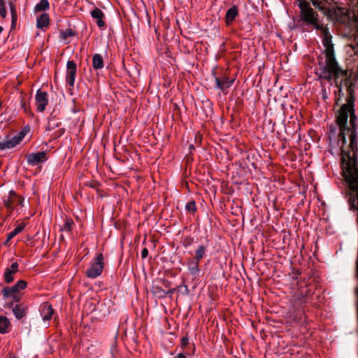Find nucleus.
I'll list each match as a JSON object with an SVG mask.
<instances>
[{
  "label": "nucleus",
  "mask_w": 358,
  "mask_h": 358,
  "mask_svg": "<svg viewBox=\"0 0 358 358\" xmlns=\"http://www.w3.org/2000/svg\"><path fill=\"white\" fill-rule=\"evenodd\" d=\"M2 31H3V28H2V27H1V26H0V33H1V32H2Z\"/></svg>",
  "instance_id": "nucleus-42"
},
{
  "label": "nucleus",
  "mask_w": 358,
  "mask_h": 358,
  "mask_svg": "<svg viewBox=\"0 0 358 358\" xmlns=\"http://www.w3.org/2000/svg\"><path fill=\"white\" fill-rule=\"evenodd\" d=\"M222 92H223L224 94H227V92L226 91L222 90Z\"/></svg>",
  "instance_id": "nucleus-43"
},
{
  "label": "nucleus",
  "mask_w": 358,
  "mask_h": 358,
  "mask_svg": "<svg viewBox=\"0 0 358 358\" xmlns=\"http://www.w3.org/2000/svg\"><path fill=\"white\" fill-rule=\"evenodd\" d=\"M62 38L64 39H66L67 38H69L74 35L73 31L71 29H66L65 31L62 32Z\"/></svg>",
  "instance_id": "nucleus-29"
},
{
  "label": "nucleus",
  "mask_w": 358,
  "mask_h": 358,
  "mask_svg": "<svg viewBox=\"0 0 358 358\" xmlns=\"http://www.w3.org/2000/svg\"><path fill=\"white\" fill-rule=\"evenodd\" d=\"M92 66L94 69H101L103 67V59L100 54H95L92 57Z\"/></svg>",
  "instance_id": "nucleus-15"
},
{
  "label": "nucleus",
  "mask_w": 358,
  "mask_h": 358,
  "mask_svg": "<svg viewBox=\"0 0 358 358\" xmlns=\"http://www.w3.org/2000/svg\"><path fill=\"white\" fill-rule=\"evenodd\" d=\"M103 265V256L99 253L93 259L90 266L86 270V276L92 279L97 278L102 273Z\"/></svg>",
  "instance_id": "nucleus-3"
},
{
  "label": "nucleus",
  "mask_w": 358,
  "mask_h": 358,
  "mask_svg": "<svg viewBox=\"0 0 358 358\" xmlns=\"http://www.w3.org/2000/svg\"><path fill=\"white\" fill-rule=\"evenodd\" d=\"M50 8V3L48 0H41L34 7L36 13L47 10Z\"/></svg>",
  "instance_id": "nucleus-18"
},
{
  "label": "nucleus",
  "mask_w": 358,
  "mask_h": 358,
  "mask_svg": "<svg viewBox=\"0 0 358 358\" xmlns=\"http://www.w3.org/2000/svg\"><path fill=\"white\" fill-rule=\"evenodd\" d=\"M24 228V225L23 223L17 225L13 231H11L7 236L6 242H8L10 241L13 238H14L15 236H17L18 234L22 232Z\"/></svg>",
  "instance_id": "nucleus-19"
},
{
  "label": "nucleus",
  "mask_w": 358,
  "mask_h": 358,
  "mask_svg": "<svg viewBox=\"0 0 358 358\" xmlns=\"http://www.w3.org/2000/svg\"><path fill=\"white\" fill-rule=\"evenodd\" d=\"M7 15V11L6 8V1L0 0V16L2 18H5Z\"/></svg>",
  "instance_id": "nucleus-26"
},
{
  "label": "nucleus",
  "mask_w": 358,
  "mask_h": 358,
  "mask_svg": "<svg viewBox=\"0 0 358 358\" xmlns=\"http://www.w3.org/2000/svg\"><path fill=\"white\" fill-rule=\"evenodd\" d=\"M15 147L11 138L6 136L2 140H0V150L3 151Z\"/></svg>",
  "instance_id": "nucleus-12"
},
{
  "label": "nucleus",
  "mask_w": 358,
  "mask_h": 358,
  "mask_svg": "<svg viewBox=\"0 0 358 358\" xmlns=\"http://www.w3.org/2000/svg\"><path fill=\"white\" fill-rule=\"evenodd\" d=\"M313 5L332 20L348 24L352 20L358 26V0L350 11L337 6L334 0H310Z\"/></svg>",
  "instance_id": "nucleus-2"
},
{
  "label": "nucleus",
  "mask_w": 358,
  "mask_h": 358,
  "mask_svg": "<svg viewBox=\"0 0 358 358\" xmlns=\"http://www.w3.org/2000/svg\"><path fill=\"white\" fill-rule=\"evenodd\" d=\"M163 285L165 287H169L171 285V282L168 280H164Z\"/></svg>",
  "instance_id": "nucleus-39"
},
{
  "label": "nucleus",
  "mask_w": 358,
  "mask_h": 358,
  "mask_svg": "<svg viewBox=\"0 0 358 358\" xmlns=\"http://www.w3.org/2000/svg\"><path fill=\"white\" fill-rule=\"evenodd\" d=\"M217 87L220 90H224L230 87L234 83V78H228L227 71L221 72L218 76H215Z\"/></svg>",
  "instance_id": "nucleus-5"
},
{
  "label": "nucleus",
  "mask_w": 358,
  "mask_h": 358,
  "mask_svg": "<svg viewBox=\"0 0 358 358\" xmlns=\"http://www.w3.org/2000/svg\"><path fill=\"white\" fill-rule=\"evenodd\" d=\"M10 193H12L14 195L15 199L17 200V204L20 205L21 206H24V199L17 196L13 191H11Z\"/></svg>",
  "instance_id": "nucleus-31"
},
{
  "label": "nucleus",
  "mask_w": 358,
  "mask_h": 358,
  "mask_svg": "<svg viewBox=\"0 0 358 358\" xmlns=\"http://www.w3.org/2000/svg\"><path fill=\"white\" fill-rule=\"evenodd\" d=\"M77 72L76 63L73 60H69L66 64V80L69 87H73Z\"/></svg>",
  "instance_id": "nucleus-6"
},
{
  "label": "nucleus",
  "mask_w": 358,
  "mask_h": 358,
  "mask_svg": "<svg viewBox=\"0 0 358 358\" xmlns=\"http://www.w3.org/2000/svg\"><path fill=\"white\" fill-rule=\"evenodd\" d=\"M91 15L94 19L98 20L104 17V13L99 8H95L91 12Z\"/></svg>",
  "instance_id": "nucleus-25"
},
{
  "label": "nucleus",
  "mask_w": 358,
  "mask_h": 358,
  "mask_svg": "<svg viewBox=\"0 0 358 358\" xmlns=\"http://www.w3.org/2000/svg\"><path fill=\"white\" fill-rule=\"evenodd\" d=\"M50 23V17L48 13H42L37 18L36 26L38 29L48 27Z\"/></svg>",
  "instance_id": "nucleus-11"
},
{
  "label": "nucleus",
  "mask_w": 358,
  "mask_h": 358,
  "mask_svg": "<svg viewBox=\"0 0 358 358\" xmlns=\"http://www.w3.org/2000/svg\"><path fill=\"white\" fill-rule=\"evenodd\" d=\"M16 273L9 270L8 268H6L5 273H4V280L6 283H10L14 280V275Z\"/></svg>",
  "instance_id": "nucleus-23"
},
{
  "label": "nucleus",
  "mask_w": 358,
  "mask_h": 358,
  "mask_svg": "<svg viewBox=\"0 0 358 358\" xmlns=\"http://www.w3.org/2000/svg\"><path fill=\"white\" fill-rule=\"evenodd\" d=\"M206 249L207 247L203 245H199L195 250V257L193 258V259L200 262L201 259L206 256Z\"/></svg>",
  "instance_id": "nucleus-14"
},
{
  "label": "nucleus",
  "mask_w": 358,
  "mask_h": 358,
  "mask_svg": "<svg viewBox=\"0 0 358 358\" xmlns=\"http://www.w3.org/2000/svg\"><path fill=\"white\" fill-rule=\"evenodd\" d=\"M299 1V3H301L303 1H308L307 0H297Z\"/></svg>",
  "instance_id": "nucleus-41"
},
{
  "label": "nucleus",
  "mask_w": 358,
  "mask_h": 358,
  "mask_svg": "<svg viewBox=\"0 0 358 358\" xmlns=\"http://www.w3.org/2000/svg\"><path fill=\"white\" fill-rule=\"evenodd\" d=\"M176 289L177 288H172L166 291V297L169 296L171 298L172 296V294L176 292Z\"/></svg>",
  "instance_id": "nucleus-36"
},
{
  "label": "nucleus",
  "mask_w": 358,
  "mask_h": 358,
  "mask_svg": "<svg viewBox=\"0 0 358 358\" xmlns=\"http://www.w3.org/2000/svg\"><path fill=\"white\" fill-rule=\"evenodd\" d=\"M10 10L11 13V25L14 27L16 25L17 20V13L15 5L13 2L9 3Z\"/></svg>",
  "instance_id": "nucleus-21"
},
{
  "label": "nucleus",
  "mask_w": 358,
  "mask_h": 358,
  "mask_svg": "<svg viewBox=\"0 0 358 358\" xmlns=\"http://www.w3.org/2000/svg\"><path fill=\"white\" fill-rule=\"evenodd\" d=\"M96 24L101 29H104L106 28V23L103 20V18L96 20Z\"/></svg>",
  "instance_id": "nucleus-33"
},
{
  "label": "nucleus",
  "mask_w": 358,
  "mask_h": 358,
  "mask_svg": "<svg viewBox=\"0 0 358 358\" xmlns=\"http://www.w3.org/2000/svg\"><path fill=\"white\" fill-rule=\"evenodd\" d=\"M13 313L17 320H21L26 315L25 309L21 304H17L13 308Z\"/></svg>",
  "instance_id": "nucleus-16"
},
{
  "label": "nucleus",
  "mask_w": 358,
  "mask_h": 358,
  "mask_svg": "<svg viewBox=\"0 0 358 358\" xmlns=\"http://www.w3.org/2000/svg\"><path fill=\"white\" fill-rule=\"evenodd\" d=\"M27 282L23 280H18L15 283V285L19 289V290L25 289L27 287Z\"/></svg>",
  "instance_id": "nucleus-30"
},
{
  "label": "nucleus",
  "mask_w": 358,
  "mask_h": 358,
  "mask_svg": "<svg viewBox=\"0 0 358 358\" xmlns=\"http://www.w3.org/2000/svg\"><path fill=\"white\" fill-rule=\"evenodd\" d=\"M36 101L37 102V110L39 112H43L48 103V95L45 91H36Z\"/></svg>",
  "instance_id": "nucleus-8"
},
{
  "label": "nucleus",
  "mask_w": 358,
  "mask_h": 358,
  "mask_svg": "<svg viewBox=\"0 0 358 358\" xmlns=\"http://www.w3.org/2000/svg\"><path fill=\"white\" fill-rule=\"evenodd\" d=\"M189 343V338L187 336H184L181 338V345L182 347H186Z\"/></svg>",
  "instance_id": "nucleus-35"
},
{
  "label": "nucleus",
  "mask_w": 358,
  "mask_h": 358,
  "mask_svg": "<svg viewBox=\"0 0 358 358\" xmlns=\"http://www.w3.org/2000/svg\"><path fill=\"white\" fill-rule=\"evenodd\" d=\"M19 289L16 287L15 284L12 287H6L2 289L3 297L6 299L8 298L12 299V301L9 303L8 306L12 307L13 303H18L21 299Z\"/></svg>",
  "instance_id": "nucleus-4"
},
{
  "label": "nucleus",
  "mask_w": 358,
  "mask_h": 358,
  "mask_svg": "<svg viewBox=\"0 0 358 358\" xmlns=\"http://www.w3.org/2000/svg\"><path fill=\"white\" fill-rule=\"evenodd\" d=\"M28 130L29 129H27V127H24L23 130L11 138L15 146L20 144V143L23 140Z\"/></svg>",
  "instance_id": "nucleus-20"
},
{
  "label": "nucleus",
  "mask_w": 358,
  "mask_h": 358,
  "mask_svg": "<svg viewBox=\"0 0 358 358\" xmlns=\"http://www.w3.org/2000/svg\"><path fill=\"white\" fill-rule=\"evenodd\" d=\"M328 91H322V96L324 99H327L328 97Z\"/></svg>",
  "instance_id": "nucleus-38"
},
{
  "label": "nucleus",
  "mask_w": 358,
  "mask_h": 358,
  "mask_svg": "<svg viewBox=\"0 0 358 358\" xmlns=\"http://www.w3.org/2000/svg\"><path fill=\"white\" fill-rule=\"evenodd\" d=\"M173 358H187L186 356L182 353H179L177 356Z\"/></svg>",
  "instance_id": "nucleus-40"
},
{
  "label": "nucleus",
  "mask_w": 358,
  "mask_h": 358,
  "mask_svg": "<svg viewBox=\"0 0 358 358\" xmlns=\"http://www.w3.org/2000/svg\"><path fill=\"white\" fill-rule=\"evenodd\" d=\"M178 292H181L182 295L187 296L189 293V290L187 285H181L177 287Z\"/></svg>",
  "instance_id": "nucleus-28"
},
{
  "label": "nucleus",
  "mask_w": 358,
  "mask_h": 358,
  "mask_svg": "<svg viewBox=\"0 0 358 358\" xmlns=\"http://www.w3.org/2000/svg\"><path fill=\"white\" fill-rule=\"evenodd\" d=\"M152 293L155 296H157L158 298H166V290H164L159 286H153Z\"/></svg>",
  "instance_id": "nucleus-22"
},
{
  "label": "nucleus",
  "mask_w": 358,
  "mask_h": 358,
  "mask_svg": "<svg viewBox=\"0 0 358 358\" xmlns=\"http://www.w3.org/2000/svg\"><path fill=\"white\" fill-rule=\"evenodd\" d=\"M193 239L190 237H186L183 241V245L185 248H188L192 245Z\"/></svg>",
  "instance_id": "nucleus-32"
},
{
  "label": "nucleus",
  "mask_w": 358,
  "mask_h": 358,
  "mask_svg": "<svg viewBox=\"0 0 358 358\" xmlns=\"http://www.w3.org/2000/svg\"><path fill=\"white\" fill-rule=\"evenodd\" d=\"M298 6L300 9L298 26L303 30H308V28L319 30L322 38L324 57H318L320 67L317 69V74L320 79L327 80L331 86L334 85L338 90H352L355 87L356 80L352 73H348V71L343 70L338 66L334 55L332 36L328 28L320 23L317 13L310 7L308 1H303Z\"/></svg>",
  "instance_id": "nucleus-1"
},
{
  "label": "nucleus",
  "mask_w": 358,
  "mask_h": 358,
  "mask_svg": "<svg viewBox=\"0 0 358 358\" xmlns=\"http://www.w3.org/2000/svg\"><path fill=\"white\" fill-rule=\"evenodd\" d=\"M54 313V309L50 305H45L42 310V319L44 322H48L52 318Z\"/></svg>",
  "instance_id": "nucleus-13"
},
{
  "label": "nucleus",
  "mask_w": 358,
  "mask_h": 358,
  "mask_svg": "<svg viewBox=\"0 0 358 358\" xmlns=\"http://www.w3.org/2000/svg\"><path fill=\"white\" fill-rule=\"evenodd\" d=\"M10 325L9 320L6 317L0 316V334H4L8 331V327Z\"/></svg>",
  "instance_id": "nucleus-17"
},
{
  "label": "nucleus",
  "mask_w": 358,
  "mask_h": 358,
  "mask_svg": "<svg viewBox=\"0 0 358 358\" xmlns=\"http://www.w3.org/2000/svg\"><path fill=\"white\" fill-rule=\"evenodd\" d=\"M357 48H358V47H357Z\"/></svg>",
  "instance_id": "nucleus-46"
},
{
  "label": "nucleus",
  "mask_w": 358,
  "mask_h": 358,
  "mask_svg": "<svg viewBox=\"0 0 358 358\" xmlns=\"http://www.w3.org/2000/svg\"><path fill=\"white\" fill-rule=\"evenodd\" d=\"M186 210L190 213H194L196 210V203L194 201H190L185 205Z\"/></svg>",
  "instance_id": "nucleus-27"
},
{
  "label": "nucleus",
  "mask_w": 358,
  "mask_h": 358,
  "mask_svg": "<svg viewBox=\"0 0 358 358\" xmlns=\"http://www.w3.org/2000/svg\"><path fill=\"white\" fill-rule=\"evenodd\" d=\"M208 105L210 106V103L209 101H207Z\"/></svg>",
  "instance_id": "nucleus-44"
},
{
  "label": "nucleus",
  "mask_w": 358,
  "mask_h": 358,
  "mask_svg": "<svg viewBox=\"0 0 358 358\" xmlns=\"http://www.w3.org/2000/svg\"><path fill=\"white\" fill-rule=\"evenodd\" d=\"M73 224V221L72 220V219L66 218L64 224L61 227V230L63 231L69 232L71 231Z\"/></svg>",
  "instance_id": "nucleus-24"
},
{
  "label": "nucleus",
  "mask_w": 358,
  "mask_h": 358,
  "mask_svg": "<svg viewBox=\"0 0 358 358\" xmlns=\"http://www.w3.org/2000/svg\"><path fill=\"white\" fill-rule=\"evenodd\" d=\"M47 159L45 152H34L27 156V164L31 166L45 162Z\"/></svg>",
  "instance_id": "nucleus-7"
},
{
  "label": "nucleus",
  "mask_w": 358,
  "mask_h": 358,
  "mask_svg": "<svg viewBox=\"0 0 358 358\" xmlns=\"http://www.w3.org/2000/svg\"><path fill=\"white\" fill-rule=\"evenodd\" d=\"M199 262L196 261L194 259H191L189 261L187 264V269L190 273V275L192 276V279H196L201 273V270L199 267Z\"/></svg>",
  "instance_id": "nucleus-9"
},
{
  "label": "nucleus",
  "mask_w": 358,
  "mask_h": 358,
  "mask_svg": "<svg viewBox=\"0 0 358 358\" xmlns=\"http://www.w3.org/2000/svg\"><path fill=\"white\" fill-rule=\"evenodd\" d=\"M238 15V8L235 6H232L226 13L225 15V23L227 26H229L236 19Z\"/></svg>",
  "instance_id": "nucleus-10"
},
{
  "label": "nucleus",
  "mask_w": 358,
  "mask_h": 358,
  "mask_svg": "<svg viewBox=\"0 0 358 358\" xmlns=\"http://www.w3.org/2000/svg\"><path fill=\"white\" fill-rule=\"evenodd\" d=\"M148 255V250L144 248L141 251V257L145 259Z\"/></svg>",
  "instance_id": "nucleus-37"
},
{
  "label": "nucleus",
  "mask_w": 358,
  "mask_h": 358,
  "mask_svg": "<svg viewBox=\"0 0 358 358\" xmlns=\"http://www.w3.org/2000/svg\"><path fill=\"white\" fill-rule=\"evenodd\" d=\"M9 270L10 271H13L15 273H17L18 271V264L17 262H13L11 266H10V268H8Z\"/></svg>",
  "instance_id": "nucleus-34"
},
{
  "label": "nucleus",
  "mask_w": 358,
  "mask_h": 358,
  "mask_svg": "<svg viewBox=\"0 0 358 358\" xmlns=\"http://www.w3.org/2000/svg\"><path fill=\"white\" fill-rule=\"evenodd\" d=\"M10 358H17V357H10Z\"/></svg>",
  "instance_id": "nucleus-45"
}]
</instances>
